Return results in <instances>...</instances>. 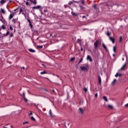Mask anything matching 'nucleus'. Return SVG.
Wrapping results in <instances>:
<instances>
[{"instance_id":"nucleus-60","label":"nucleus","mask_w":128,"mask_h":128,"mask_svg":"<svg viewBox=\"0 0 128 128\" xmlns=\"http://www.w3.org/2000/svg\"><path fill=\"white\" fill-rule=\"evenodd\" d=\"M57 77H58V76H57Z\"/></svg>"},{"instance_id":"nucleus-12","label":"nucleus","mask_w":128,"mask_h":128,"mask_svg":"<svg viewBox=\"0 0 128 128\" xmlns=\"http://www.w3.org/2000/svg\"><path fill=\"white\" fill-rule=\"evenodd\" d=\"M6 0H1L0 1V4H6Z\"/></svg>"},{"instance_id":"nucleus-9","label":"nucleus","mask_w":128,"mask_h":128,"mask_svg":"<svg viewBox=\"0 0 128 128\" xmlns=\"http://www.w3.org/2000/svg\"><path fill=\"white\" fill-rule=\"evenodd\" d=\"M27 2H26V6H29L30 4L32 2V0H26Z\"/></svg>"},{"instance_id":"nucleus-29","label":"nucleus","mask_w":128,"mask_h":128,"mask_svg":"<svg viewBox=\"0 0 128 128\" xmlns=\"http://www.w3.org/2000/svg\"><path fill=\"white\" fill-rule=\"evenodd\" d=\"M74 60H76V58H74V57L70 59V62H74Z\"/></svg>"},{"instance_id":"nucleus-42","label":"nucleus","mask_w":128,"mask_h":128,"mask_svg":"<svg viewBox=\"0 0 128 128\" xmlns=\"http://www.w3.org/2000/svg\"><path fill=\"white\" fill-rule=\"evenodd\" d=\"M94 96L95 98H98V93H96V94H94Z\"/></svg>"},{"instance_id":"nucleus-25","label":"nucleus","mask_w":128,"mask_h":128,"mask_svg":"<svg viewBox=\"0 0 128 128\" xmlns=\"http://www.w3.org/2000/svg\"><path fill=\"white\" fill-rule=\"evenodd\" d=\"M116 80L114 79V80L112 82V84H116Z\"/></svg>"},{"instance_id":"nucleus-17","label":"nucleus","mask_w":128,"mask_h":128,"mask_svg":"<svg viewBox=\"0 0 128 128\" xmlns=\"http://www.w3.org/2000/svg\"><path fill=\"white\" fill-rule=\"evenodd\" d=\"M92 8H94V10H98V8L96 6V4H94Z\"/></svg>"},{"instance_id":"nucleus-38","label":"nucleus","mask_w":128,"mask_h":128,"mask_svg":"<svg viewBox=\"0 0 128 128\" xmlns=\"http://www.w3.org/2000/svg\"><path fill=\"white\" fill-rule=\"evenodd\" d=\"M32 112L31 111H30V113H29V115L30 116H32Z\"/></svg>"},{"instance_id":"nucleus-19","label":"nucleus","mask_w":128,"mask_h":128,"mask_svg":"<svg viewBox=\"0 0 128 128\" xmlns=\"http://www.w3.org/2000/svg\"><path fill=\"white\" fill-rule=\"evenodd\" d=\"M102 98L104 100H105V102H108V98H106V96H104L102 97Z\"/></svg>"},{"instance_id":"nucleus-30","label":"nucleus","mask_w":128,"mask_h":128,"mask_svg":"<svg viewBox=\"0 0 128 128\" xmlns=\"http://www.w3.org/2000/svg\"><path fill=\"white\" fill-rule=\"evenodd\" d=\"M102 46H103L104 48V50H107L106 46V45H104V44H102Z\"/></svg>"},{"instance_id":"nucleus-43","label":"nucleus","mask_w":128,"mask_h":128,"mask_svg":"<svg viewBox=\"0 0 128 128\" xmlns=\"http://www.w3.org/2000/svg\"><path fill=\"white\" fill-rule=\"evenodd\" d=\"M28 124V122H23V124Z\"/></svg>"},{"instance_id":"nucleus-27","label":"nucleus","mask_w":128,"mask_h":128,"mask_svg":"<svg viewBox=\"0 0 128 128\" xmlns=\"http://www.w3.org/2000/svg\"><path fill=\"white\" fill-rule=\"evenodd\" d=\"M1 28L2 29V30H6V26H4V25H2V26H1Z\"/></svg>"},{"instance_id":"nucleus-31","label":"nucleus","mask_w":128,"mask_h":128,"mask_svg":"<svg viewBox=\"0 0 128 128\" xmlns=\"http://www.w3.org/2000/svg\"><path fill=\"white\" fill-rule=\"evenodd\" d=\"M37 48H42V46H37Z\"/></svg>"},{"instance_id":"nucleus-2","label":"nucleus","mask_w":128,"mask_h":128,"mask_svg":"<svg viewBox=\"0 0 128 128\" xmlns=\"http://www.w3.org/2000/svg\"><path fill=\"white\" fill-rule=\"evenodd\" d=\"M100 44V41L99 40H96V41L94 42V48L96 50L98 46V44Z\"/></svg>"},{"instance_id":"nucleus-55","label":"nucleus","mask_w":128,"mask_h":128,"mask_svg":"<svg viewBox=\"0 0 128 128\" xmlns=\"http://www.w3.org/2000/svg\"><path fill=\"white\" fill-rule=\"evenodd\" d=\"M2 128H6V126H3Z\"/></svg>"},{"instance_id":"nucleus-45","label":"nucleus","mask_w":128,"mask_h":128,"mask_svg":"<svg viewBox=\"0 0 128 128\" xmlns=\"http://www.w3.org/2000/svg\"><path fill=\"white\" fill-rule=\"evenodd\" d=\"M122 74H118V76H122Z\"/></svg>"},{"instance_id":"nucleus-32","label":"nucleus","mask_w":128,"mask_h":128,"mask_svg":"<svg viewBox=\"0 0 128 128\" xmlns=\"http://www.w3.org/2000/svg\"><path fill=\"white\" fill-rule=\"evenodd\" d=\"M106 34L108 36H110V32H107L106 33Z\"/></svg>"},{"instance_id":"nucleus-51","label":"nucleus","mask_w":128,"mask_h":128,"mask_svg":"<svg viewBox=\"0 0 128 128\" xmlns=\"http://www.w3.org/2000/svg\"><path fill=\"white\" fill-rule=\"evenodd\" d=\"M52 2H56V1H54V0H52Z\"/></svg>"},{"instance_id":"nucleus-24","label":"nucleus","mask_w":128,"mask_h":128,"mask_svg":"<svg viewBox=\"0 0 128 128\" xmlns=\"http://www.w3.org/2000/svg\"><path fill=\"white\" fill-rule=\"evenodd\" d=\"M30 120H33V122H36V118H34V116H32L31 117H30Z\"/></svg>"},{"instance_id":"nucleus-7","label":"nucleus","mask_w":128,"mask_h":128,"mask_svg":"<svg viewBox=\"0 0 128 128\" xmlns=\"http://www.w3.org/2000/svg\"><path fill=\"white\" fill-rule=\"evenodd\" d=\"M42 6H34L32 8V10H40Z\"/></svg>"},{"instance_id":"nucleus-44","label":"nucleus","mask_w":128,"mask_h":128,"mask_svg":"<svg viewBox=\"0 0 128 128\" xmlns=\"http://www.w3.org/2000/svg\"><path fill=\"white\" fill-rule=\"evenodd\" d=\"M1 21H2V22H3V24H4V22H6V21H4V20H0Z\"/></svg>"},{"instance_id":"nucleus-36","label":"nucleus","mask_w":128,"mask_h":128,"mask_svg":"<svg viewBox=\"0 0 128 128\" xmlns=\"http://www.w3.org/2000/svg\"><path fill=\"white\" fill-rule=\"evenodd\" d=\"M82 58H81L78 64H80L82 62Z\"/></svg>"},{"instance_id":"nucleus-20","label":"nucleus","mask_w":128,"mask_h":128,"mask_svg":"<svg viewBox=\"0 0 128 128\" xmlns=\"http://www.w3.org/2000/svg\"><path fill=\"white\" fill-rule=\"evenodd\" d=\"M9 34H10V32L8 31L6 34H4L3 36H8Z\"/></svg>"},{"instance_id":"nucleus-26","label":"nucleus","mask_w":128,"mask_h":128,"mask_svg":"<svg viewBox=\"0 0 128 128\" xmlns=\"http://www.w3.org/2000/svg\"><path fill=\"white\" fill-rule=\"evenodd\" d=\"M113 50H114V52H116V46H114L113 47Z\"/></svg>"},{"instance_id":"nucleus-22","label":"nucleus","mask_w":128,"mask_h":128,"mask_svg":"<svg viewBox=\"0 0 128 128\" xmlns=\"http://www.w3.org/2000/svg\"><path fill=\"white\" fill-rule=\"evenodd\" d=\"M30 4H36V0H34V1L32 0V2H31Z\"/></svg>"},{"instance_id":"nucleus-47","label":"nucleus","mask_w":128,"mask_h":128,"mask_svg":"<svg viewBox=\"0 0 128 128\" xmlns=\"http://www.w3.org/2000/svg\"><path fill=\"white\" fill-rule=\"evenodd\" d=\"M74 2H76V4H78V1H74Z\"/></svg>"},{"instance_id":"nucleus-40","label":"nucleus","mask_w":128,"mask_h":128,"mask_svg":"<svg viewBox=\"0 0 128 128\" xmlns=\"http://www.w3.org/2000/svg\"><path fill=\"white\" fill-rule=\"evenodd\" d=\"M34 32H35V34H38V31L37 30H34Z\"/></svg>"},{"instance_id":"nucleus-18","label":"nucleus","mask_w":128,"mask_h":128,"mask_svg":"<svg viewBox=\"0 0 128 128\" xmlns=\"http://www.w3.org/2000/svg\"><path fill=\"white\" fill-rule=\"evenodd\" d=\"M40 74H48V72L46 70H44L42 72H40Z\"/></svg>"},{"instance_id":"nucleus-39","label":"nucleus","mask_w":128,"mask_h":128,"mask_svg":"<svg viewBox=\"0 0 128 128\" xmlns=\"http://www.w3.org/2000/svg\"><path fill=\"white\" fill-rule=\"evenodd\" d=\"M72 4V1H70L68 2V4H70V5Z\"/></svg>"},{"instance_id":"nucleus-1","label":"nucleus","mask_w":128,"mask_h":128,"mask_svg":"<svg viewBox=\"0 0 128 128\" xmlns=\"http://www.w3.org/2000/svg\"><path fill=\"white\" fill-rule=\"evenodd\" d=\"M80 68L82 72H88V64H83V66H80Z\"/></svg>"},{"instance_id":"nucleus-50","label":"nucleus","mask_w":128,"mask_h":128,"mask_svg":"<svg viewBox=\"0 0 128 128\" xmlns=\"http://www.w3.org/2000/svg\"><path fill=\"white\" fill-rule=\"evenodd\" d=\"M125 106H126V107L128 106V104H125Z\"/></svg>"},{"instance_id":"nucleus-57","label":"nucleus","mask_w":128,"mask_h":128,"mask_svg":"<svg viewBox=\"0 0 128 128\" xmlns=\"http://www.w3.org/2000/svg\"><path fill=\"white\" fill-rule=\"evenodd\" d=\"M25 18H26V16H25Z\"/></svg>"},{"instance_id":"nucleus-15","label":"nucleus","mask_w":128,"mask_h":128,"mask_svg":"<svg viewBox=\"0 0 128 128\" xmlns=\"http://www.w3.org/2000/svg\"><path fill=\"white\" fill-rule=\"evenodd\" d=\"M24 14V10L22 8H20L19 11V14Z\"/></svg>"},{"instance_id":"nucleus-14","label":"nucleus","mask_w":128,"mask_h":128,"mask_svg":"<svg viewBox=\"0 0 128 128\" xmlns=\"http://www.w3.org/2000/svg\"><path fill=\"white\" fill-rule=\"evenodd\" d=\"M79 113L82 114H84V110H82V108H79Z\"/></svg>"},{"instance_id":"nucleus-54","label":"nucleus","mask_w":128,"mask_h":128,"mask_svg":"<svg viewBox=\"0 0 128 128\" xmlns=\"http://www.w3.org/2000/svg\"><path fill=\"white\" fill-rule=\"evenodd\" d=\"M44 12H48V10H44Z\"/></svg>"},{"instance_id":"nucleus-56","label":"nucleus","mask_w":128,"mask_h":128,"mask_svg":"<svg viewBox=\"0 0 128 128\" xmlns=\"http://www.w3.org/2000/svg\"><path fill=\"white\" fill-rule=\"evenodd\" d=\"M22 70H24V67H22Z\"/></svg>"},{"instance_id":"nucleus-52","label":"nucleus","mask_w":128,"mask_h":128,"mask_svg":"<svg viewBox=\"0 0 128 128\" xmlns=\"http://www.w3.org/2000/svg\"><path fill=\"white\" fill-rule=\"evenodd\" d=\"M2 28H1V27L0 28V34H2V32H0V31L2 30Z\"/></svg>"},{"instance_id":"nucleus-58","label":"nucleus","mask_w":128,"mask_h":128,"mask_svg":"<svg viewBox=\"0 0 128 128\" xmlns=\"http://www.w3.org/2000/svg\"><path fill=\"white\" fill-rule=\"evenodd\" d=\"M113 56H114V54H113Z\"/></svg>"},{"instance_id":"nucleus-6","label":"nucleus","mask_w":128,"mask_h":128,"mask_svg":"<svg viewBox=\"0 0 128 128\" xmlns=\"http://www.w3.org/2000/svg\"><path fill=\"white\" fill-rule=\"evenodd\" d=\"M27 21L28 22H29V26H30V28H32L33 26H32V22H30V19L27 18Z\"/></svg>"},{"instance_id":"nucleus-11","label":"nucleus","mask_w":128,"mask_h":128,"mask_svg":"<svg viewBox=\"0 0 128 128\" xmlns=\"http://www.w3.org/2000/svg\"><path fill=\"white\" fill-rule=\"evenodd\" d=\"M109 39L112 42V44H114V38L109 36Z\"/></svg>"},{"instance_id":"nucleus-16","label":"nucleus","mask_w":128,"mask_h":128,"mask_svg":"<svg viewBox=\"0 0 128 128\" xmlns=\"http://www.w3.org/2000/svg\"><path fill=\"white\" fill-rule=\"evenodd\" d=\"M71 14H72V16H78V14H76L74 12H72Z\"/></svg>"},{"instance_id":"nucleus-53","label":"nucleus","mask_w":128,"mask_h":128,"mask_svg":"<svg viewBox=\"0 0 128 128\" xmlns=\"http://www.w3.org/2000/svg\"><path fill=\"white\" fill-rule=\"evenodd\" d=\"M80 50H81L82 52V50H83L82 48H80Z\"/></svg>"},{"instance_id":"nucleus-13","label":"nucleus","mask_w":128,"mask_h":128,"mask_svg":"<svg viewBox=\"0 0 128 128\" xmlns=\"http://www.w3.org/2000/svg\"><path fill=\"white\" fill-rule=\"evenodd\" d=\"M0 12L2 14H6V10H4L1 8Z\"/></svg>"},{"instance_id":"nucleus-8","label":"nucleus","mask_w":128,"mask_h":128,"mask_svg":"<svg viewBox=\"0 0 128 128\" xmlns=\"http://www.w3.org/2000/svg\"><path fill=\"white\" fill-rule=\"evenodd\" d=\"M13 16H14V14L12 12L9 15L8 20H12Z\"/></svg>"},{"instance_id":"nucleus-61","label":"nucleus","mask_w":128,"mask_h":128,"mask_svg":"<svg viewBox=\"0 0 128 128\" xmlns=\"http://www.w3.org/2000/svg\"><path fill=\"white\" fill-rule=\"evenodd\" d=\"M122 60H124V59H122Z\"/></svg>"},{"instance_id":"nucleus-37","label":"nucleus","mask_w":128,"mask_h":128,"mask_svg":"<svg viewBox=\"0 0 128 128\" xmlns=\"http://www.w3.org/2000/svg\"><path fill=\"white\" fill-rule=\"evenodd\" d=\"M81 4H84V1L82 0L81 1Z\"/></svg>"},{"instance_id":"nucleus-4","label":"nucleus","mask_w":128,"mask_h":128,"mask_svg":"<svg viewBox=\"0 0 128 128\" xmlns=\"http://www.w3.org/2000/svg\"><path fill=\"white\" fill-rule=\"evenodd\" d=\"M98 84L102 86V78L100 75L98 76Z\"/></svg>"},{"instance_id":"nucleus-49","label":"nucleus","mask_w":128,"mask_h":128,"mask_svg":"<svg viewBox=\"0 0 128 128\" xmlns=\"http://www.w3.org/2000/svg\"><path fill=\"white\" fill-rule=\"evenodd\" d=\"M10 36H12V37L14 36V35L12 34V33H11Z\"/></svg>"},{"instance_id":"nucleus-28","label":"nucleus","mask_w":128,"mask_h":128,"mask_svg":"<svg viewBox=\"0 0 128 128\" xmlns=\"http://www.w3.org/2000/svg\"><path fill=\"white\" fill-rule=\"evenodd\" d=\"M119 38H120L119 42H122V36H120Z\"/></svg>"},{"instance_id":"nucleus-33","label":"nucleus","mask_w":128,"mask_h":128,"mask_svg":"<svg viewBox=\"0 0 128 128\" xmlns=\"http://www.w3.org/2000/svg\"><path fill=\"white\" fill-rule=\"evenodd\" d=\"M49 112H50V116H52V110H50V111H49Z\"/></svg>"},{"instance_id":"nucleus-35","label":"nucleus","mask_w":128,"mask_h":128,"mask_svg":"<svg viewBox=\"0 0 128 128\" xmlns=\"http://www.w3.org/2000/svg\"><path fill=\"white\" fill-rule=\"evenodd\" d=\"M10 30H14V28H12V26H10Z\"/></svg>"},{"instance_id":"nucleus-59","label":"nucleus","mask_w":128,"mask_h":128,"mask_svg":"<svg viewBox=\"0 0 128 128\" xmlns=\"http://www.w3.org/2000/svg\"><path fill=\"white\" fill-rule=\"evenodd\" d=\"M42 66H44V64H42Z\"/></svg>"},{"instance_id":"nucleus-23","label":"nucleus","mask_w":128,"mask_h":128,"mask_svg":"<svg viewBox=\"0 0 128 128\" xmlns=\"http://www.w3.org/2000/svg\"><path fill=\"white\" fill-rule=\"evenodd\" d=\"M108 108H109L110 110H112V108H113L112 106H111V105H108Z\"/></svg>"},{"instance_id":"nucleus-41","label":"nucleus","mask_w":128,"mask_h":128,"mask_svg":"<svg viewBox=\"0 0 128 128\" xmlns=\"http://www.w3.org/2000/svg\"><path fill=\"white\" fill-rule=\"evenodd\" d=\"M115 76L116 78H118V73H116V74L115 75Z\"/></svg>"},{"instance_id":"nucleus-5","label":"nucleus","mask_w":128,"mask_h":128,"mask_svg":"<svg viewBox=\"0 0 128 128\" xmlns=\"http://www.w3.org/2000/svg\"><path fill=\"white\" fill-rule=\"evenodd\" d=\"M20 96H22V98H24V100L25 102H28V100L26 98V94H25L24 92H23L22 94H20Z\"/></svg>"},{"instance_id":"nucleus-46","label":"nucleus","mask_w":128,"mask_h":128,"mask_svg":"<svg viewBox=\"0 0 128 128\" xmlns=\"http://www.w3.org/2000/svg\"><path fill=\"white\" fill-rule=\"evenodd\" d=\"M86 18V17L85 16H82V18Z\"/></svg>"},{"instance_id":"nucleus-48","label":"nucleus","mask_w":128,"mask_h":128,"mask_svg":"<svg viewBox=\"0 0 128 128\" xmlns=\"http://www.w3.org/2000/svg\"><path fill=\"white\" fill-rule=\"evenodd\" d=\"M13 22H14V24H16V20L15 19L13 20Z\"/></svg>"},{"instance_id":"nucleus-3","label":"nucleus","mask_w":128,"mask_h":128,"mask_svg":"<svg viewBox=\"0 0 128 128\" xmlns=\"http://www.w3.org/2000/svg\"><path fill=\"white\" fill-rule=\"evenodd\" d=\"M126 64H123L120 69L118 70V72H122L126 70Z\"/></svg>"},{"instance_id":"nucleus-21","label":"nucleus","mask_w":128,"mask_h":128,"mask_svg":"<svg viewBox=\"0 0 128 128\" xmlns=\"http://www.w3.org/2000/svg\"><path fill=\"white\" fill-rule=\"evenodd\" d=\"M29 52H35L36 51L34 50L32 48H30L28 50Z\"/></svg>"},{"instance_id":"nucleus-34","label":"nucleus","mask_w":128,"mask_h":128,"mask_svg":"<svg viewBox=\"0 0 128 128\" xmlns=\"http://www.w3.org/2000/svg\"><path fill=\"white\" fill-rule=\"evenodd\" d=\"M84 90L85 92H88V89L86 88H84Z\"/></svg>"},{"instance_id":"nucleus-10","label":"nucleus","mask_w":128,"mask_h":128,"mask_svg":"<svg viewBox=\"0 0 128 128\" xmlns=\"http://www.w3.org/2000/svg\"><path fill=\"white\" fill-rule=\"evenodd\" d=\"M86 60H89L90 62H92V56H88L87 58H86Z\"/></svg>"}]
</instances>
